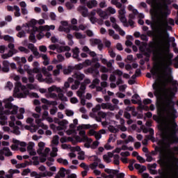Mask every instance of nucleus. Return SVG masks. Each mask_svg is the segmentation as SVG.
<instances>
[{
  "label": "nucleus",
  "mask_w": 178,
  "mask_h": 178,
  "mask_svg": "<svg viewBox=\"0 0 178 178\" xmlns=\"http://www.w3.org/2000/svg\"><path fill=\"white\" fill-rule=\"evenodd\" d=\"M147 3L152 6V22L147 19L145 23L150 25L152 30L159 33L156 46L150 45V48L153 49V59L161 58L166 63H170L173 54L170 52L169 34L166 30H172L170 26H175V21L166 17L170 13L166 4L159 0H147Z\"/></svg>",
  "instance_id": "f257e3e1"
},
{
  "label": "nucleus",
  "mask_w": 178,
  "mask_h": 178,
  "mask_svg": "<svg viewBox=\"0 0 178 178\" xmlns=\"http://www.w3.org/2000/svg\"><path fill=\"white\" fill-rule=\"evenodd\" d=\"M162 147L167 149V152L161 159V163L167 168V178H178V159H176L173 152L168 149L169 146Z\"/></svg>",
  "instance_id": "f03ea898"
},
{
  "label": "nucleus",
  "mask_w": 178,
  "mask_h": 178,
  "mask_svg": "<svg viewBox=\"0 0 178 178\" xmlns=\"http://www.w3.org/2000/svg\"><path fill=\"white\" fill-rule=\"evenodd\" d=\"M1 106L2 102H0V124L1 126H4L8 123V118L5 115H16L17 111H19V107L13 106L11 103H6L4 108Z\"/></svg>",
  "instance_id": "7ed1b4c3"
},
{
  "label": "nucleus",
  "mask_w": 178,
  "mask_h": 178,
  "mask_svg": "<svg viewBox=\"0 0 178 178\" xmlns=\"http://www.w3.org/2000/svg\"><path fill=\"white\" fill-rule=\"evenodd\" d=\"M13 80L17 81L15 83L14 96L17 97V98H26L29 94V89L25 86H22V83L19 82L20 76L15 75L13 77Z\"/></svg>",
  "instance_id": "20e7f679"
},
{
  "label": "nucleus",
  "mask_w": 178,
  "mask_h": 178,
  "mask_svg": "<svg viewBox=\"0 0 178 178\" xmlns=\"http://www.w3.org/2000/svg\"><path fill=\"white\" fill-rule=\"evenodd\" d=\"M98 127V125L97 124H81L77 127L76 130L79 131V134L80 136H76L74 137L76 143H83L84 142V136H86V131L85 130H88V129H97Z\"/></svg>",
  "instance_id": "39448f33"
},
{
  "label": "nucleus",
  "mask_w": 178,
  "mask_h": 178,
  "mask_svg": "<svg viewBox=\"0 0 178 178\" xmlns=\"http://www.w3.org/2000/svg\"><path fill=\"white\" fill-rule=\"evenodd\" d=\"M101 109H108L109 111H115V106L112 105L111 103H102V104H97L95 108L92 109V113H90L91 118L93 119L98 120V116L97 115V112L101 111Z\"/></svg>",
  "instance_id": "423d86ee"
},
{
  "label": "nucleus",
  "mask_w": 178,
  "mask_h": 178,
  "mask_svg": "<svg viewBox=\"0 0 178 178\" xmlns=\"http://www.w3.org/2000/svg\"><path fill=\"white\" fill-rule=\"evenodd\" d=\"M104 172H106V173H108V175H106V174H102V177L103 178L124 177V174L122 172L119 173V171L118 170H111L109 168H105Z\"/></svg>",
  "instance_id": "0eeeda50"
},
{
  "label": "nucleus",
  "mask_w": 178,
  "mask_h": 178,
  "mask_svg": "<svg viewBox=\"0 0 178 178\" xmlns=\"http://www.w3.org/2000/svg\"><path fill=\"white\" fill-rule=\"evenodd\" d=\"M37 23H38V21L33 19L28 24H26V26H23V30H25L26 33H30V30H32L34 32L40 31V26L38 28L35 26Z\"/></svg>",
  "instance_id": "6e6552de"
},
{
  "label": "nucleus",
  "mask_w": 178,
  "mask_h": 178,
  "mask_svg": "<svg viewBox=\"0 0 178 178\" xmlns=\"http://www.w3.org/2000/svg\"><path fill=\"white\" fill-rule=\"evenodd\" d=\"M118 17L121 23L123 24L124 27H129V24H127V19H126V8H122L118 10Z\"/></svg>",
  "instance_id": "1a4fd4ad"
},
{
  "label": "nucleus",
  "mask_w": 178,
  "mask_h": 178,
  "mask_svg": "<svg viewBox=\"0 0 178 178\" xmlns=\"http://www.w3.org/2000/svg\"><path fill=\"white\" fill-rule=\"evenodd\" d=\"M59 144V136H54L51 140V147H52V152H51V156L53 158L55 156H58V147H54V145H58Z\"/></svg>",
  "instance_id": "9d476101"
},
{
  "label": "nucleus",
  "mask_w": 178,
  "mask_h": 178,
  "mask_svg": "<svg viewBox=\"0 0 178 178\" xmlns=\"http://www.w3.org/2000/svg\"><path fill=\"white\" fill-rule=\"evenodd\" d=\"M49 49H51V51H55L56 49L57 52H66L70 50V47L69 46H63V45H59V44H51L49 46Z\"/></svg>",
  "instance_id": "9b49d317"
},
{
  "label": "nucleus",
  "mask_w": 178,
  "mask_h": 178,
  "mask_svg": "<svg viewBox=\"0 0 178 178\" xmlns=\"http://www.w3.org/2000/svg\"><path fill=\"white\" fill-rule=\"evenodd\" d=\"M32 116L35 119V123L38 127H42L44 130H48V126L42 122V120L40 118L41 117L40 114L33 113Z\"/></svg>",
  "instance_id": "f8f14e48"
},
{
  "label": "nucleus",
  "mask_w": 178,
  "mask_h": 178,
  "mask_svg": "<svg viewBox=\"0 0 178 178\" xmlns=\"http://www.w3.org/2000/svg\"><path fill=\"white\" fill-rule=\"evenodd\" d=\"M69 26V22L67 21H63L61 22V26L58 28V31H64V33H67L69 34L70 33V28H65Z\"/></svg>",
  "instance_id": "ddd939ff"
},
{
  "label": "nucleus",
  "mask_w": 178,
  "mask_h": 178,
  "mask_svg": "<svg viewBox=\"0 0 178 178\" xmlns=\"http://www.w3.org/2000/svg\"><path fill=\"white\" fill-rule=\"evenodd\" d=\"M51 151V149L48 147H47L44 149V153H42L41 152H40V150H38V154H39V155H40V162H45V161H47V155H48V154H49V152Z\"/></svg>",
  "instance_id": "4468645a"
},
{
  "label": "nucleus",
  "mask_w": 178,
  "mask_h": 178,
  "mask_svg": "<svg viewBox=\"0 0 178 178\" xmlns=\"http://www.w3.org/2000/svg\"><path fill=\"white\" fill-rule=\"evenodd\" d=\"M86 77V75L84 74H81V72H76L72 75V79L74 81H78V83H80V81H82V80H84V78Z\"/></svg>",
  "instance_id": "2eb2a0df"
},
{
  "label": "nucleus",
  "mask_w": 178,
  "mask_h": 178,
  "mask_svg": "<svg viewBox=\"0 0 178 178\" xmlns=\"http://www.w3.org/2000/svg\"><path fill=\"white\" fill-rule=\"evenodd\" d=\"M97 13L98 16L101 17V19H108V17H109V15L108 14V12L106 11V10H104L101 8H98L97 10Z\"/></svg>",
  "instance_id": "dca6fc26"
},
{
  "label": "nucleus",
  "mask_w": 178,
  "mask_h": 178,
  "mask_svg": "<svg viewBox=\"0 0 178 178\" xmlns=\"http://www.w3.org/2000/svg\"><path fill=\"white\" fill-rule=\"evenodd\" d=\"M77 10L79 12V13H81L83 17H87L88 16V8H87L86 6H79L77 8Z\"/></svg>",
  "instance_id": "f3484780"
},
{
  "label": "nucleus",
  "mask_w": 178,
  "mask_h": 178,
  "mask_svg": "<svg viewBox=\"0 0 178 178\" xmlns=\"http://www.w3.org/2000/svg\"><path fill=\"white\" fill-rule=\"evenodd\" d=\"M59 127H57V131L64 130L67 127V124H69V121L67 120H63L62 121L58 122Z\"/></svg>",
  "instance_id": "a211bd4d"
},
{
  "label": "nucleus",
  "mask_w": 178,
  "mask_h": 178,
  "mask_svg": "<svg viewBox=\"0 0 178 178\" xmlns=\"http://www.w3.org/2000/svg\"><path fill=\"white\" fill-rule=\"evenodd\" d=\"M83 143H85L84 147L86 148H91V143H92V139L91 138H88V136L86 135L83 136Z\"/></svg>",
  "instance_id": "6ab92c4d"
},
{
  "label": "nucleus",
  "mask_w": 178,
  "mask_h": 178,
  "mask_svg": "<svg viewBox=\"0 0 178 178\" xmlns=\"http://www.w3.org/2000/svg\"><path fill=\"white\" fill-rule=\"evenodd\" d=\"M112 158H113V153L109 152L103 156V159L106 163L112 162Z\"/></svg>",
  "instance_id": "aec40b11"
},
{
  "label": "nucleus",
  "mask_w": 178,
  "mask_h": 178,
  "mask_svg": "<svg viewBox=\"0 0 178 178\" xmlns=\"http://www.w3.org/2000/svg\"><path fill=\"white\" fill-rule=\"evenodd\" d=\"M49 92H63V89H62L60 87H58L55 85L51 86L48 88Z\"/></svg>",
  "instance_id": "412c9836"
},
{
  "label": "nucleus",
  "mask_w": 178,
  "mask_h": 178,
  "mask_svg": "<svg viewBox=\"0 0 178 178\" xmlns=\"http://www.w3.org/2000/svg\"><path fill=\"white\" fill-rule=\"evenodd\" d=\"M90 44L91 45H97L99 49H102V47H104V45L102 44V42L101 41V40L99 39H92L90 40Z\"/></svg>",
  "instance_id": "4be33fe9"
},
{
  "label": "nucleus",
  "mask_w": 178,
  "mask_h": 178,
  "mask_svg": "<svg viewBox=\"0 0 178 178\" xmlns=\"http://www.w3.org/2000/svg\"><path fill=\"white\" fill-rule=\"evenodd\" d=\"M0 155H5L6 156H12L13 154L8 147H4L0 150Z\"/></svg>",
  "instance_id": "5701e85b"
},
{
  "label": "nucleus",
  "mask_w": 178,
  "mask_h": 178,
  "mask_svg": "<svg viewBox=\"0 0 178 178\" xmlns=\"http://www.w3.org/2000/svg\"><path fill=\"white\" fill-rule=\"evenodd\" d=\"M97 5H98V1H97V0H90L86 2V6L89 9H92V8L97 7Z\"/></svg>",
  "instance_id": "b1692460"
},
{
  "label": "nucleus",
  "mask_w": 178,
  "mask_h": 178,
  "mask_svg": "<svg viewBox=\"0 0 178 178\" xmlns=\"http://www.w3.org/2000/svg\"><path fill=\"white\" fill-rule=\"evenodd\" d=\"M39 30L40 31H49V30H55V25L40 26Z\"/></svg>",
  "instance_id": "393cba45"
},
{
  "label": "nucleus",
  "mask_w": 178,
  "mask_h": 178,
  "mask_svg": "<svg viewBox=\"0 0 178 178\" xmlns=\"http://www.w3.org/2000/svg\"><path fill=\"white\" fill-rule=\"evenodd\" d=\"M72 52H73V55H72V57L74 58V59H77V60L79 62H80L81 60V58L79 57V54H80V50L79 49L78 47H75L73 50H72Z\"/></svg>",
  "instance_id": "a878e982"
},
{
  "label": "nucleus",
  "mask_w": 178,
  "mask_h": 178,
  "mask_svg": "<svg viewBox=\"0 0 178 178\" xmlns=\"http://www.w3.org/2000/svg\"><path fill=\"white\" fill-rule=\"evenodd\" d=\"M106 133V131L105 129H101L99 132H96V134H95V138L98 141V140H101V138H102V134H105Z\"/></svg>",
  "instance_id": "bb28decb"
},
{
  "label": "nucleus",
  "mask_w": 178,
  "mask_h": 178,
  "mask_svg": "<svg viewBox=\"0 0 178 178\" xmlns=\"http://www.w3.org/2000/svg\"><path fill=\"white\" fill-rule=\"evenodd\" d=\"M13 60H15L18 63V65H20V63H26L27 59L25 58V57H19L16 56L13 58Z\"/></svg>",
  "instance_id": "cd10ccee"
},
{
  "label": "nucleus",
  "mask_w": 178,
  "mask_h": 178,
  "mask_svg": "<svg viewBox=\"0 0 178 178\" xmlns=\"http://www.w3.org/2000/svg\"><path fill=\"white\" fill-rule=\"evenodd\" d=\"M108 34H109V35H111V37H113V38L114 40H120V36H119V35L115 33V31H113L112 29L108 30Z\"/></svg>",
  "instance_id": "c85d7f7f"
},
{
  "label": "nucleus",
  "mask_w": 178,
  "mask_h": 178,
  "mask_svg": "<svg viewBox=\"0 0 178 178\" xmlns=\"http://www.w3.org/2000/svg\"><path fill=\"white\" fill-rule=\"evenodd\" d=\"M89 19L92 24H95V23H98V24H102V23H103L102 20H99L95 17H89Z\"/></svg>",
  "instance_id": "c756f323"
},
{
  "label": "nucleus",
  "mask_w": 178,
  "mask_h": 178,
  "mask_svg": "<svg viewBox=\"0 0 178 178\" xmlns=\"http://www.w3.org/2000/svg\"><path fill=\"white\" fill-rule=\"evenodd\" d=\"M60 141L62 143H67V141H70L71 143H72V144H76V141H74V140H73V138L72 137H68L67 138L63 137L60 139Z\"/></svg>",
  "instance_id": "7c9ffc66"
},
{
  "label": "nucleus",
  "mask_w": 178,
  "mask_h": 178,
  "mask_svg": "<svg viewBox=\"0 0 178 178\" xmlns=\"http://www.w3.org/2000/svg\"><path fill=\"white\" fill-rule=\"evenodd\" d=\"M10 51L9 52H11L13 55H15V54H17V49H15V44L13 43H9L8 45Z\"/></svg>",
  "instance_id": "2f4dec72"
},
{
  "label": "nucleus",
  "mask_w": 178,
  "mask_h": 178,
  "mask_svg": "<svg viewBox=\"0 0 178 178\" xmlns=\"http://www.w3.org/2000/svg\"><path fill=\"white\" fill-rule=\"evenodd\" d=\"M44 82L47 83V84H52V83H55L54 79H52V74L49 76H46V78L44 79Z\"/></svg>",
  "instance_id": "473e14b6"
},
{
  "label": "nucleus",
  "mask_w": 178,
  "mask_h": 178,
  "mask_svg": "<svg viewBox=\"0 0 178 178\" xmlns=\"http://www.w3.org/2000/svg\"><path fill=\"white\" fill-rule=\"evenodd\" d=\"M109 115H111V113H105L103 111H99L97 113L98 118H102V119H106Z\"/></svg>",
  "instance_id": "72a5a7b5"
},
{
  "label": "nucleus",
  "mask_w": 178,
  "mask_h": 178,
  "mask_svg": "<svg viewBox=\"0 0 178 178\" xmlns=\"http://www.w3.org/2000/svg\"><path fill=\"white\" fill-rule=\"evenodd\" d=\"M41 58L44 60L43 65L48 66V65H49V58H48V56H47V54H42Z\"/></svg>",
  "instance_id": "f704fd0d"
},
{
  "label": "nucleus",
  "mask_w": 178,
  "mask_h": 178,
  "mask_svg": "<svg viewBox=\"0 0 178 178\" xmlns=\"http://www.w3.org/2000/svg\"><path fill=\"white\" fill-rule=\"evenodd\" d=\"M57 162L61 163V165H64V166H67L69 165V161L65 159L59 158L57 159Z\"/></svg>",
  "instance_id": "c9c22d12"
},
{
  "label": "nucleus",
  "mask_w": 178,
  "mask_h": 178,
  "mask_svg": "<svg viewBox=\"0 0 178 178\" xmlns=\"http://www.w3.org/2000/svg\"><path fill=\"white\" fill-rule=\"evenodd\" d=\"M108 16L109 15H115V13H116V9H115L112 6H109L106 9Z\"/></svg>",
  "instance_id": "e433bc0d"
},
{
  "label": "nucleus",
  "mask_w": 178,
  "mask_h": 178,
  "mask_svg": "<svg viewBox=\"0 0 178 178\" xmlns=\"http://www.w3.org/2000/svg\"><path fill=\"white\" fill-rule=\"evenodd\" d=\"M74 124H70V129L67 130L66 133L68 136H71V134H73L74 133Z\"/></svg>",
  "instance_id": "4c0bfd02"
},
{
  "label": "nucleus",
  "mask_w": 178,
  "mask_h": 178,
  "mask_svg": "<svg viewBox=\"0 0 178 178\" xmlns=\"http://www.w3.org/2000/svg\"><path fill=\"white\" fill-rule=\"evenodd\" d=\"M31 35L29 36V40L30 41H31L32 42H35V33H36L35 31L34 32V31L33 30H29Z\"/></svg>",
  "instance_id": "58836bf2"
},
{
  "label": "nucleus",
  "mask_w": 178,
  "mask_h": 178,
  "mask_svg": "<svg viewBox=\"0 0 178 178\" xmlns=\"http://www.w3.org/2000/svg\"><path fill=\"white\" fill-rule=\"evenodd\" d=\"M114 29L115 30H116V31H118L120 35H126V32H124V31L120 28L119 25L114 26Z\"/></svg>",
  "instance_id": "ea45409f"
},
{
  "label": "nucleus",
  "mask_w": 178,
  "mask_h": 178,
  "mask_svg": "<svg viewBox=\"0 0 178 178\" xmlns=\"http://www.w3.org/2000/svg\"><path fill=\"white\" fill-rule=\"evenodd\" d=\"M140 98L138 95H134L132 97L131 102L133 104H138V102H140Z\"/></svg>",
  "instance_id": "a19ab883"
},
{
  "label": "nucleus",
  "mask_w": 178,
  "mask_h": 178,
  "mask_svg": "<svg viewBox=\"0 0 178 178\" xmlns=\"http://www.w3.org/2000/svg\"><path fill=\"white\" fill-rule=\"evenodd\" d=\"M128 10H129V12H132V13H134V15H138V10H137V9L134 8V6H131V5H129L127 7Z\"/></svg>",
  "instance_id": "79ce46f5"
},
{
  "label": "nucleus",
  "mask_w": 178,
  "mask_h": 178,
  "mask_svg": "<svg viewBox=\"0 0 178 178\" xmlns=\"http://www.w3.org/2000/svg\"><path fill=\"white\" fill-rule=\"evenodd\" d=\"M14 10H15L14 13L15 17H20V8L17 6H14Z\"/></svg>",
  "instance_id": "37998d69"
},
{
  "label": "nucleus",
  "mask_w": 178,
  "mask_h": 178,
  "mask_svg": "<svg viewBox=\"0 0 178 178\" xmlns=\"http://www.w3.org/2000/svg\"><path fill=\"white\" fill-rule=\"evenodd\" d=\"M4 41H8V42H15V39L8 35H6L3 37Z\"/></svg>",
  "instance_id": "c03bdc74"
},
{
  "label": "nucleus",
  "mask_w": 178,
  "mask_h": 178,
  "mask_svg": "<svg viewBox=\"0 0 178 178\" xmlns=\"http://www.w3.org/2000/svg\"><path fill=\"white\" fill-rule=\"evenodd\" d=\"M74 79L72 77L68 78L67 81L64 83V88H69L70 87V83H73Z\"/></svg>",
  "instance_id": "a18cd8bd"
},
{
  "label": "nucleus",
  "mask_w": 178,
  "mask_h": 178,
  "mask_svg": "<svg viewBox=\"0 0 178 178\" xmlns=\"http://www.w3.org/2000/svg\"><path fill=\"white\" fill-rule=\"evenodd\" d=\"M111 3H112V5H115L116 6V8H118V9L123 8H122V3H120L119 1H116L115 0H111Z\"/></svg>",
  "instance_id": "49530a36"
},
{
  "label": "nucleus",
  "mask_w": 178,
  "mask_h": 178,
  "mask_svg": "<svg viewBox=\"0 0 178 178\" xmlns=\"http://www.w3.org/2000/svg\"><path fill=\"white\" fill-rule=\"evenodd\" d=\"M10 121L9 122V126L10 127L15 128V122L16 120V118L14 115H11L10 117Z\"/></svg>",
  "instance_id": "de8ad7c7"
},
{
  "label": "nucleus",
  "mask_w": 178,
  "mask_h": 178,
  "mask_svg": "<svg viewBox=\"0 0 178 178\" xmlns=\"http://www.w3.org/2000/svg\"><path fill=\"white\" fill-rule=\"evenodd\" d=\"M58 174L60 175V177H65L66 176V169L61 168Z\"/></svg>",
  "instance_id": "09e8293b"
},
{
  "label": "nucleus",
  "mask_w": 178,
  "mask_h": 178,
  "mask_svg": "<svg viewBox=\"0 0 178 178\" xmlns=\"http://www.w3.org/2000/svg\"><path fill=\"white\" fill-rule=\"evenodd\" d=\"M113 158L114 165H119V163H120V161H119V159H120L119 155L115 154L113 156Z\"/></svg>",
  "instance_id": "8fccbe9b"
},
{
  "label": "nucleus",
  "mask_w": 178,
  "mask_h": 178,
  "mask_svg": "<svg viewBox=\"0 0 178 178\" xmlns=\"http://www.w3.org/2000/svg\"><path fill=\"white\" fill-rule=\"evenodd\" d=\"M74 35L77 40H84L86 38V35L81 34V33L76 32L74 33Z\"/></svg>",
  "instance_id": "3c124183"
},
{
  "label": "nucleus",
  "mask_w": 178,
  "mask_h": 178,
  "mask_svg": "<svg viewBox=\"0 0 178 178\" xmlns=\"http://www.w3.org/2000/svg\"><path fill=\"white\" fill-rule=\"evenodd\" d=\"M74 69V67L69 66L67 69L64 70L63 73L64 74H69V73H72Z\"/></svg>",
  "instance_id": "603ef678"
},
{
  "label": "nucleus",
  "mask_w": 178,
  "mask_h": 178,
  "mask_svg": "<svg viewBox=\"0 0 178 178\" xmlns=\"http://www.w3.org/2000/svg\"><path fill=\"white\" fill-rule=\"evenodd\" d=\"M18 50L20 52H24V54H30V50H29L27 48H26L24 47L19 46L18 47Z\"/></svg>",
  "instance_id": "864d4df0"
},
{
  "label": "nucleus",
  "mask_w": 178,
  "mask_h": 178,
  "mask_svg": "<svg viewBox=\"0 0 178 178\" xmlns=\"http://www.w3.org/2000/svg\"><path fill=\"white\" fill-rule=\"evenodd\" d=\"M77 158L79 161H84V159H86V156H85L84 152H79L78 153V157Z\"/></svg>",
  "instance_id": "5fc2aeb1"
},
{
  "label": "nucleus",
  "mask_w": 178,
  "mask_h": 178,
  "mask_svg": "<svg viewBox=\"0 0 178 178\" xmlns=\"http://www.w3.org/2000/svg\"><path fill=\"white\" fill-rule=\"evenodd\" d=\"M24 69L26 72H27L28 74H33V70L30 69V65H24Z\"/></svg>",
  "instance_id": "6e6d98bb"
},
{
  "label": "nucleus",
  "mask_w": 178,
  "mask_h": 178,
  "mask_svg": "<svg viewBox=\"0 0 178 178\" xmlns=\"http://www.w3.org/2000/svg\"><path fill=\"white\" fill-rule=\"evenodd\" d=\"M13 141L15 144H19L22 147H26L27 145V143H26V142H19V140L15 139H13Z\"/></svg>",
  "instance_id": "4d7b16f0"
},
{
  "label": "nucleus",
  "mask_w": 178,
  "mask_h": 178,
  "mask_svg": "<svg viewBox=\"0 0 178 178\" xmlns=\"http://www.w3.org/2000/svg\"><path fill=\"white\" fill-rule=\"evenodd\" d=\"M38 33H39L37 35H36V38H38V40H41L42 38H44V37H45V33H42V31H36Z\"/></svg>",
  "instance_id": "13d9d810"
},
{
  "label": "nucleus",
  "mask_w": 178,
  "mask_h": 178,
  "mask_svg": "<svg viewBox=\"0 0 178 178\" xmlns=\"http://www.w3.org/2000/svg\"><path fill=\"white\" fill-rule=\"evenodd\" d=\"M51 176H54V173L51 171H45L43 173H42V177H51Z\"/></svg>",
  "instance_id": "bf43d9fd"
},
{
  "label": "nucleus",
  "mask_w": 178,
  "mask_h": 178,
  "mask_svg": "<svg viewBox=\"0 0 178 178\" xmlns=\"http://www.w3.org/2000/svg\"><path fill=\"white\" fill-rule=\"evenodd\" d=\"M98 145H99V142L98 140L94 141L91 145H90V148L92 149H97L98 148Z\"/></svg>",
  "instance_id": "052dcab7"
},
{
  "label": "nucleus",
  "mask_w": 178,
  "mask_h": 178,
  "mask_svg": "<svg viewBox=\"0 0 178 178\" xmlns=\"http://www.w3.org/2000/svg\"><path fill=\"white\" fill-rule=\"evenodd\" d=\"M116 135L111 134L107 143H115L116 141Z\"/></svg>",
  "instance_id": "680f3d73"
},
{
  "label": "nucleus",
  "mask_w": 178,
  "mask_h": 178,
  "mask_svg": "<svg viewBox=\"0 0 178 178\" xmlns=\"http://www.w3.org/2000/svg\"><path fill=\"white\" fill-rule=\"evenodd\" d=\"M65 6L68 10H72V9L74 8V5H73V3H71V1H67L65 3Z\"/></svg>",
  "instance_id": "e2e57ef3"
},
{
  "label": "nucleus",
  "mask_w": 178,
  "mask_h": 178,
  "mask_svg": "<svg viewBox=\"0 0 178 178\" xmlns=\"http://www.w3.org/2000/svg\"><path fill=\"white\" fill-rule=\"evenodd\" d=\"M25 129H26V130H30V131H31V133H35V131H37V127H36V126H33V127H29V126H26V127H25Z\"/></svg>",
  "instance_id": "0e129e2a"
},
{
  "label": "nucleus",
  "mask_w": 178,
  "mask_h": 178,
  "mask_svg": "<svg viewBox=\"0 0 178 178\" xmlns=\"http://www.w3.org/2000/svg\"><path fill=\"white\" fill-rule=\"evenodd\" d=\"M12 56H13V54H12V51H8V54H3L1 56V58L3 59H8V58H10Z\"/></svg>",
  "instance_id": "69168bd1"
},
{
  "label": "nucleus",
  "mask_w": 178,
  "mask_h": 178,
  "mask_svg": "<svg viewBox=\"0 0 178 178\" xmlns=\"http://www.w3.org/2000/svg\"><path fill=\"white\" fill-rule=\"evenodd\" d=\"M42 73L44 74V76H51V73H49V71H48V69L46 67L42 68Z\"/></svg>",
  "instance_id": "338daca9"
},
{
  "label": "nucleus",
  "mask_w": 178,
  "mask_h": 178,
  "mask_svg": "<svg viewBox=\"0 0 178 178\" xmlns=\"http://www.w3.org/2000/svg\"><path fill=\"white\" fill-rule=\"evenodd\" d=\"M35 146V144L33 142H29L27 147V151H30L31 149H34V147Z\"/></svg>",
  "instance_id": "774afa93"
}]
</instances>
